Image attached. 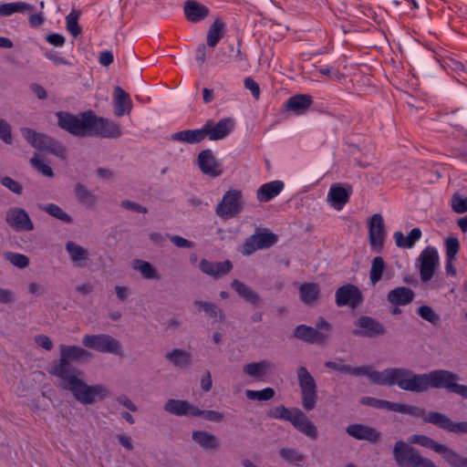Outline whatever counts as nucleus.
<instances>
[{
    "label": "nucleus",
    "mask_w": 467,
    "mask_h": 467,
    "mask_svg": "<svg viewBox=\"0 0 467 467\" xmlns=\"http://www.w3.org/2000/svg\"><path fill=\"white\" fill-rule=\"evenodd\" d=\"M325 366L330 369L351 376H366L377 385L394 386L411 392H424L430 388H444L467 399V386L456 383L459 379L457 374L437 369L430 373L416 374L408 368H386L382 371L373 370L370 366L351 367L344 364L342 359L327 361Z\"/></svg>",
    "instance_id": "1"
},
{
    "label": "nucleus",
    "mask_w": 467,
    "mask_h": 467,
    "mask_svg": "<svg viewBox=\"0 0 467 467\" xmlns=\"http://www.w3.org/2000/svg\"><path fill=\"white\" fill-rule=\"evenodd\" d=\"M59 349V362L53 367L51 373L61 380V388L70 391L82 404L104 400L109 394L108 389L100 384L88 386L80 379L82 372L70 364L72 360L86 359L90 354L78 346L61 345Z\"/></svg>",
    "instance_id": "2"
},
{
    "label": "nucleus",
    "mask_w": 467,
    "mask_h": 467,
    "mask_svg": "<svg viewBox=\"0 0 467 467\" xmlns=\"http://www.w3.org/2000/svg\"><path fill=\"white\" fill-rule=\"evenodd\" d=\"M57 125L62 130L76 137H87L89 135L91 110L73 115L67 111L56 113Z\"/></svg>",
    "instance_id": "3"
},
{
    "label": "nucleus",
    "mask_w": 467,
    "mask_h": 467,
    "mask_svg": "<svg viewBox=\"0 0 467 467\" xmlns=\"http://www.w3.org/2000/svg\"><path fill=\"white\" fill-rule=\"evenodd\" d=\"M393 457L400 467H437L432 461L421 456L414 447L402 441L396 442Z\"/></svg>",
    "instance_id": "4"
},
{
    "label": "nucleus",
    "mask_w": 467,
    "mask_h": 467,
    "mask_svg": "<svg viewBox=\"0 0 467 467\" xmlns=\"http://www.w3.org/2000/svg\"><path fill=\"white\" fill-rule=\"evenodd\" d=\"M332 326L322 317L316 323V327L298 325L294 330V337L308 344L323 345L329 337Z\"/></svg>",
    "instance_id": "5"
},
{
    "label": "nucleus",
    "mask_w": 467,
    "mask_h": 467,
    "mask_svg": "<svg viewBox=\"0 0 467 467\" xmlns=\"http://www.w3.org/2000/svg\"><path fill=\"white\" fill-rule=\"evenodd\" d=\"M395 412L408 414L414 418H420L426 423H431L441 430L449 431L451 420L445 414L430 411L426 412L423 408L395 402Z\"/></svg>",
    "instance_id": "6"
},
{
    "label": "nucleus",
    "mask_w": 467,
    "mask_h": 467,
    "mask_svg": "<svg viewBox=\"0 0 467 467\" xmlns=\"http://www.w3.org/2000/svg\"><path fill=\"white\" fill-rule=\"evenodd\" d=\"M296 373L301 389L302 406L306 411H310L315 409L317 401V383L306 367H299Z\"/></svg>",
    "instance_id": "7"
},
{
    "label": "nucleus",
    "mask_w": 467,
    "mask_h": 467,
    "mask_svg": "<svg viewBox=\"0 0 467 467\" xmlns=\"http://www.w3.org/2000/svg\"><path fill=\"white\" fill-rule=\"evenodd\" d=\"M244 208L243 194L240 190L227 191L219 203L215 213L223 220H229L238 215Z\"/></svg>",
    "instance_id": "8"
},
{
    "label": "nucleus",
    "mask_w": 467,
    "mask_h": 467,
    "mask_svg": "<svg viewBox=\"0 0 467 467\" xmlns=\"http://www.w3.org/2000/svg\"><path fill=\"white\" fill-rule=\"evenodd\" d=\"M121 134L122 131L119 124L103 117H97L93 111H91L88 136L117 139L119 138Z\"/></svg>",
    "instance_id": "9"
},
{
    "label": "nucleus",
    "mask_w": 467,
    "mask_h": 467,
    "mask_svg": "<svg viewBox=\"0 0 467 467\" xmlns=\"http://www.w3.org/2000/svg\"><path fill=\"white\" fill-rule=\"evenodd\" d=\"M86 348L101 353L120 354L119 342L107 334L86 335L82 340Z\"/></svg>",
    "instance_id": "10"
},
{
    "label": "nucleus",
    "mask_w": 467,
    "mask_h": 467,
    "mask_svg": "<svg viewBox=\"0 0 467 467\" xmlns=\"http://www.w3.org/2000/svg\"><path fill=\"white\" fill-rule=\"evenodd\" d=\"M355 325L358 328L352 330V334L356 337H376L386 333V328L379 320L368 317L361 316L356 321Z\"/></svg>",
    "instance_id": "11"
},
{
    "label": "nucleus",
    "mask_w": 467,
    "mask_h": 467,
    "mask_svg": "<svg viewBox=\"0 0 467 467\" xmlns=\"http://www.w3.org/2000/svg\"><path fill=\"white\" fill-rule=\"evenodd\" d=\"M362 301L363 295L360 289L352 284L344 285L336 291L335 302L339 307L348 306L351 308H356Z\"/></svg>",
    "instance_id": "12"
},
{
    "label": "nucleus",
    "mask_w": 467,
    "mask_h": 467,
    "mask_svg": "<svg viewBox=\"0 0 467 467\" xmlns=\"http://www.w3.org/2000/svg\"><path fill=\"white\" fill-rule=\"evenodd\" d=\"M276 242L277 235L273 233H256L245 240L241 252L243 254L249 255L254 253L256 250L269 248L273 246Z\"/></svg>",
    "instance_id": "13"
},
{
    "label": "nucleus",
    "mask_w": 467,
    "mask_h": 467,
    "mask_svg": "<svg viewBox=\"0 0 467 467\" xmlns=\"http://www.w3.org/2000/svg\"><path fill=\"white\" fill-rule=\"evenodd\" d=\"M197 161L201 171L209 177H220L224 171L222 163L216 160L210 149L202 150L198 154Z\"/></svg>",
    "instance_id": "14"
},
{
    "label": "nucleus",
    "mask_w": 467,
    "mask_h": 467,
    "mask_svg": "<svg viewBox=\"0 0 467 467\" xmlns=\"http://www.w3.org/2000/svg\"><path fill=\"white\" fill-rule=\"evenodd\" d=\"M234 121L231 118H224L218 122L208 119L204 124L206 137L210 140H220L226 138L234 130Z\"/></svg>",
    "instance_id": "15"
},
{
    "label": "nucleus",
    "mask_w": 467,
    "mask_h": 467,
    "mask_svg": "<svg viewBox=\"0 0 467 467\" xmlns=\"http://www.w3.org/2000/svg\"><path fill=\"white\" fill-rule=\"evenodd\" d=\"M420 275L422 282L430 281L433 275L435 266L439 262V254L436 248L428 246L420 254Z\"/></svg>",
    "instance_id": "16"
},
{
    "label": "nucleus",
    "mask_w": 467,
    "mask_h": 467,
    "mask_svg": "<svg viewBox=\"0 0 467 467\" xmlns=\"http://www.w3.org/2000/svg\"><path fill=\"white\" fill-rule=\"evenodd\" d=\"M383 218L379 213L371 216L368 223L369 244L373 249L380 251L385 239Z\"/></svg>",
    "instance_id": "17"
},
{
    "label": "nucleus",
    "mask_w": 467,
    "mask_h": 467,
    "mask_svg": "<svg viewBox=\"0 0 467 467\" xmlns=\"http://www.w3.org/2000/svg\"><path fill=\"white\" fill-rule=\"evenodd\" d=\"M353 188L350 184L334 183L330 186L327 200L336 210H341L350 199Z\"/></svg>",
    "instance_id": "18"
},
{
    "label": "nucleus",
    "mask_w": 467,
    "mask_h": 467,
    "mask_svg": "<svg viewBox=\"0 0 467 467\" xmlns=\"http://www.w3.org/2000/svg\"><path fill=\"white\" fill-rule=\"evenodd\" d=\"M6 223L16 231H31L34 228L29 215L22 208H11L6 213Z\"/></svg>",
    "instance_id": "19"
},
{
    "label": "nucleus",
    "mask_w": 467,
    "mask_h": 467,
    "mask_svg": "<svg viewBox=\"0 0 467 467\" xmlns=\"http://www.w3.org/2000/svg\"><path fill=\"white\" fill-rule=\"evenodd\" d=\"M290 422L296 430L305 434L306 437L312 440H316L317 438V431L315 424L307 419L306 415L300 409L294 408V416Z\"/></svg>",
    "instance_id": "20"
},
{
    "label": "nucleus",
    "mask_w": 467,
    "mask_h": 467,
    "mask_svg": "<svg viewBox=\"0 0 467 467\" xmlns=\"http://www.w3.org/2000/svg\"><path fill=\"white\" fill-rule=\"evenodd\" d=\"M132 100L124 89L120 87L114 88L113 94V109L116 117L130 115L132 109Z\"/></svg>",
    "instance_id": "21"
},
{
    "label": "nucleus",
    "mask_w": 467,
    "mask_h": 467,
    "mask_svg": "<svg viewBox=\"0 0 467 467\" xmlns=\"http://www.w3.org/2000/svg\"><path fill=\"white\" fill-rule=\"evenodd\" d=\"M183 11L186 19L192 23L205 19L210 14V9L206 5L195 0H187L184 3Z\"/></svg>",
    "instance_id": "22"
},
{
    "label": "nucleus",
    "mask_w": 467,
    "mask_h": 467,
    "mask_svg": "<svg viewBox=\"0 0 467 467\" xmlns=\"http://www.w3.org/2000/svg\"><path fill=\"white\" fill-rule=\"evenodd\" d=\"M347 433L359 441H368L375 442L379 437V433L376 429L363 424H350L346 429Z\"/></svg>",
    "instance_id": "23"
},
{
    "label": "nucleus",
    "mask_w": 467,
    "mask_h": 467,
    "mask_svg": "<svg viewBox=\"0 0 467 467\" xmlns=\"http://www.w3.org/2000/svg\"><path fill=\"white\" fill-rule=\"evenodd\" d=\"M199 267L202 273L217 278L228 274L232 270L233 265L229 260L213 263L206 259H202Z\"/></svg>",
    "instance_id": "24"
},
{
    "label": "nucleus",
    "mask_w": 467,
    "mask_h": 467,
    "mask_svg": "<svg viewBox=\"0 0 467 467\" xmlns=\"http://www.w3.org/2000/svg\"><path fill=\"white\" fill-rule=\"evenodd\" d=\"M285 183L276 180L261 185L256 192V198L260 202H267L276 197L284 189Z\"/></svg>",
    "instance_id": "25"
},
{
    "label": "nucleus",
    "mask_w": 467,
    "mask_h": 467,
    "mask_svg": "<svg viewBox=\"0 0 467 467\" xmlns=\"http://www.w3.org/2000/svg\"><path fill=\"white\" fill-rule=\"evenodd\" d=\"M21 133L32 147L39 150H47L51 140H53L51 137L43 133L36 132L30 128H22Z\"/></svg>",
    "instance_id": "26"
},
{
    "label": "nucleus",
    "mask_w": 467,
    "mask_h": 467,
    "mask_svg": "<svg viewBox=\"0 0 467 467\" xmlns=\"http://www.w3.org/2000/svg\"><path fill=\"white\" fill-rule=\"evenodd\" d=\"M414 296L410 288L398 286L388 293L387 299L392 306H406L413 301Z\"/></svg>",
    "instance_id": "27"
},
{
    "label": "nucleus",
    "mask_w": 467,
    "mask_h": 467,
    "mask_svg": "<svg viewBox=\"0 0 467 467\" xmlns=\"http://www.w3.org/2000/svg\"><path fill=\"white\" fill-rule=\"evenodd\" d=\"M313 104V99L308 94H297L290 97L285 101L287 110L293 111L297 115L304 114L305 111Z\"/></svg>",
    "instance_id": "28"
},
{
    "label": "nucleus",
    "mask_w": 467,
    "mask_h": 467,
    "mask_svg": "<svg viewBox=\"0 0 467 467\" xmlns=\"http://www.w3.org/2000/svg\"><path fill=\"white\" fill-rule=\"evenodd\" d=\"M204 125L201 129L184 130L175 132L171 135V139L176 141L195 144L206 139Z\"/></svg>",
    "instance_id": "29"
},
{
    "label": "nucleus",
    "mask_w": 467,
    "mask_h": 467,
    "mask_svg": "<svg viewBox=\"0 0 467 467\" xmlns=\"http://www.w3.org/2000/svg\"><path fill=\"white\" fill-rule=\"evenodd\" d=\"M164 410L176 416H192V412L196 410V407L187 400L171 399L165 403Z\"/></svg>",
    "instance_id": "30"
},
{
    "label": "nucleus",
    "mask_w": 467,
    "mask_h": 467,
    "mask_svg": "<svg viewBox=\"0 0 467 467\" xmlns=\"http://www.w3.org/2000/svg\"><path fill=\"white\" fill-rule=\"evenodd\" d=\"M422 233L419 227L410 230L407 236L402 232L398 231L393 234L396 245L401 248H412L416 242L421 238Z\"/></svg>",
    "instance_id": "31"
},
{
    "label": "nucleus",
    "mask_w": 467,
    "mask_h": 467,
    "mask_svg": "<svg viewBox=\"0 0 467 467\" xmlns=\"http://www.w3.org/2000/svg\"><path fill=\"white\" fill-rule=\"evenodd\" d=\"M36 6L26 2H10L0 4V16H10L16 13H28L34 11Z\"/></svg>",
    "instance_id": "32"
},
{
    "label": "nucleus",
    "mask_w": 467,
    "mask_h": 467,
    "mask_svg": "<svg viewBox=\"0 0 467 467\" xmlns=\"http://www.w3.org/2000/svg\"><path fill=\"white\" fill-rule=\"evenodd\" d=\"M192 440L197 442L203 450H216L220 443L217 437L205 431H194Z\"/></svg>",
    "instance_id": "33"
},
{
    "label": "nucleus",
    "mask_w": 467,
    "mask_h": 467,
    "mask_svg": "<svg viewBox=\"0 0 467 467\" xmlns=\"http://www.w3.org/2000/svg\"><path fill=\"white\" fill-rule=\"evenodd\" d=\"M231 286L245 301L253 305H258L260 303L259 296L243 282L234 279Z\"/></svg>",
    "instance_id": "34"
},
{
    "label": "nucleus",
    "mask_w": 467,
    "mask_h": 467,
    "mask_svg": "<svg viewBox=\"0 0 467 467\" xmlns=\"http://www.w3.org/2000/svg\"><path fill=\"white\" fill-rule=\"evenodd\" d=\"M410 441L411 443H416L422 447L433 450L435 452L440 453L442 456L444 455L445 451H447L448 449L447 446L436 442L434 440L426 435H412L410 438Z\"/></svg>",
    "instance_id": "35"
},
{
    "label": "nucleus",
    "mask_w": 467,
    "mask_h": 467,
    "mask_svg": "<svg viewBox=\"0 0 467 467\" xmlns=\"http://www.w3.org/2000/svg\"><path fill=\"white\" fill-rule=\"evenodd\" d=\"M269 369V363L266 360H261L259 362H251L244 367V372L256 379H262V378L267 373Z\"/></svg>",
    "instance_id": "36"
},
{
    "label": "nucleus",
    "mask_w": 467,
    "mask_h": 467,
    "mask_svg": "<svg viewBox=\"0 0 467 467\" xmlns=\"http://www.w3.org/2000/svg\"><path fill=\"white\" fill-rule=\"evenodd\" d=\"M66 250L68 253L72 262L78 265H82L80 263L85 262L88 258V251L84 247L75 244L72 241H68L66 244Z\"/></svg>",
    "instance_id": "37"
},
{
    "label": "nucleus",
    "mask_w": 467,
    "mask_h": 467,
    "mask_svg": "<svg viewBox=\"0 0 467 467\" xmlns=\"http://www.w3.org/2000/svg\"><path fill=\"white\" fill-rule=\"evenodd\" d=\"M300 298L305 304L314 303L319 295L318 285L315 283H305L299 288Z\"/></svg>",
    "instance_id": "38"
},
{
    "label": "nucleus",
    "mask_w": 467,
    "mask_h": 467,
    "mask_svg": "<svg viewBox=\"0 0 467 467\" xmlns=\"http://www.w3.org/2000/svg\"><path fill=\"white\" fill-rule=\"evenodd\" d=\"M385 268V262L383 257L376 256L373 258L369 271L370 283L375 285L382 278L383 271Z\"/></svg>",
    "instance_id": "39"
},
{
    "label": "nucleus",
    "mask_w": 467,
    "mask_h": 467,
    "mask_svg": "<svg viewBox=\"0 0 467 467\" xmlns=\"http://www.w3.org/2000/svg\"><path fill=\"white\" fill-rule=\"evenodd\" d=\"M166 358L174 366L185 367L190 363L191 355L187 351L176 348L167 353Z\"/></svg>",
    "instance_id": "40"
},
{
    "label": "nucleus",
    "mask_w": 467,
    "mask_h": 467,
    "mask_svg": "<svg viewBox=\"0 0 467 467\" xmlns=\"http://www.w3.org/2000/svg\"><path fill=\"white\" fill-rule=\"evenodd\" d=\"M75 193L78 202L88 207H92L96 202L95 195L82 183H77Z\"/></svg>",
    "instance_id": "41"
},
{
    "label": "nucleus",
    "mask_w": 467,
    "mask_h": 467,
    "mask_svg": "<svg viewBox=\"0 0 467 467\" xmlns=\"http://www.w3.org/2000/svg\"><path fill=\"white\" fill-rule=\"evenodd\" d=\"M361 404L373 407L379 410H387L394 411L395 402H390L385 400H379L372 397H363L360 400Z\"/></svg>",
    "instance_id": "42"
},
{
    "label": "nucleus",
    "mask_w": 467,
    "mask_h": 467,
    "mask_svg": "<svg viewBox=\"0 0 467 467\" xmlns=\"http://www.w3.org/2000/svg\"><path fill=\"white\" fill-rule=\"evenodd\" d=\"M40 208L48 214H50L51 216L64 223H69L72 222V218L67 213H65L58 205L55 203L45 204L40 206Z\"/></svg>",
    "instance_id": "43"
},
{
    "label": "nucleus",
    "mask_w": 467,
    "mask_h": 467,
    "mask_svg": "<svg viewBox=\"0 0 467 467\" xmlns=\"http://www.w3.org/2000/svg\"><path fill=\"white\" fill-rule=\"evenodd\" d=\"M275 391L273 388L267 387L261 390L247 389L245 396L252 400H269L275 397Z\"/></svg>",
    "instance_id": "44"
},
{
    "label": "nucleus",
    "mask_w": 467,
    "mask_h": 467,
    "mask_svg": "<svg viewBox=\"0 0 467 467\" xmlns=\"http://www.w3.org/2000/svg\"><path fill=\"white\" fill-rule=\"evenodd\" d=\"M195 306L199 311H203L207 316L211 317H219L220 320L223 318L221 309L213 303L195 301Z\"/></svg>",
    "instance_id": "45"
},
{
    "label": "nucleus",
    "mask_w": 467,
    "mask_h": 467,
    "mask_svg": "<svg viewBox=\"0 0 467 467\" xmlns=\"http://www.w3.org/2000/svg\"><path fill=\"white\" fill-rule=\"evenodd\" d=\"M267 415L272 419L284 420L290 422L294 416V409H287L284 405H280L270 410Z\"/></svg>",
    "instance_id": "46"
},
{
    "label": "nucleus",
    "mask_w": 467,
    "mask_h": 467,
    "mask_svg": "<svg viewBox=\"0 0 467 467\" xmlns=\"http://www.w3.org/2000/svg\"><path fill=\"white\" fill-rule=\"evenodd\" d=\"M30 162L32 166L42 175L49 178L54 176L52 168L47 164L38 154H35L34 157L30 160Z\"/></svg>",
    "instance_id": "47"
},
{
    "label": "nucleus",
    "mask_w": 467,
    "mask_h": 467,
    "mask_svg": "<svg viewBox=\"0 0 467 467\" xmlns=\"http://www.w3.org/2000/svg\"><path fill=\"white\" fill-rule=\"evenodd\" d=\"M134 268L140 271L142 276L146 279H153L157 277L155 269L149 262L143 260H135Z\"/></svg>",
    "instance_id": "48"
},
{
    "label": "nucleus",
    "mask_w": 467,
    "mask_h": 467,
    "mask_svg": "<svg viewBox=\"0 0 467 467\" xmlns=\"http://www.w3.org/2000/svg\"><path fill=\"white\" fill-rule=\"evenodd\" d=\"M5 258L20 269L26 268L29 265V258L23 254L6 252L5 253Z\"/></svg>",
    "instance_id": "49"
},
{
    "label": "nucleus",
    "mask_w": 467,
    "mask_h": 467,
    "mask_svg": "<svg viewBox=\"0 0 467 467\" xmlns=\"http://www.w3.org/2000/svg\"><path fill=\"white\" fill-rule=\"evenodd\" d=\"M192 416L193 417H202L207 420L213 422H220L223 420V413L216 410H205L196 408L192 412Z\"/></svg>",
    "instance_id": "50"
},
{
    "label": "nucleus",
    "mask_w": 467,
    "mask_h": 467,
    "mask_svg": "<svg viewBox=\"0 0 467 467\" xmlns=\"http://www.w3.org/2000/svg\"><path fill=\"white\" fill-rule=\"evenodd\" d=\"M443 458L452 467H467V458L462 457L451 449H447Z\"/></svg>",
    "instance_id": "51"
},
{
    "label": "nucleus",
    "mask_w": 467,
    "mask_h": 467,
    "mask_svg": "<svg viewBox=\"0 0 467 467\" xmlns=\"http://www.w3.org/2000/svg\"><path fill=\"white\" fill-rule=\"evenodd\" d=\"M279 453L280 456L289 463L298 465L304 460V456L292 448H283L280 450Z\"/></svg>",
    "instance_id": "52"
},
{
    "label": "nucleus",
    "mask_w": 467,
    "mask_h": 467,
    "mask_svg": "<svg viewBox=\"0 0 467 467\" xmlns=\"http://www.w3.org/2000/svg\"><path fill=\"white\" fill-rule=\"evenodd\" d=\"M418 315L424 320L436 325L440 321V316L429 306H421L417 310Z\"/></svg>",
    "instance_id": "53"
},
{
    "label": "nucleus",
    "mask_w": 467,
    "mask_h": 467,
    "mask_svg": "<svg viewBox=\"0 0 467 467\" xmlns=\"http://www.w3.org/2000/svg\"><path fill=\"white\" fill-rule=\"evenodd\" d=\"M451 208L456 213H463L467 212V197L462 196L455 192L451 197Z\"/></svg>",
    "instance_id": "54"
},
{
    "label": "nucleus",
    "mask_w": 467,
    "mask_h": 467,
    "mask_svg": "<svg viewBox=\"0 0 467 467\" xmlns=\"http://www.w3.org/2000/svg\"><path fill=\"white\" fill-rule=\"evenodd\" d=\"M446 257L455 258L460 250V242L457 237L449 236L445 240Z\"/></svg>",
    "instance_id": "55"
},
{
    "label": "nucleus",
    "mask_w": 467,
    "mask_h": 467,
    "mask_svg": "<svg viewBox=\"0 0 467 467\" xmlns=\"http://www.w3.org/2000/svg\"><path fill=\"white\" fill-rule=\"evenodd\" d=\"M234 67L239 71H247L250 67L249 61L247 56L244 52L238 48L236 54L234 55Z\"/></svg>",
    "instance_id": "56"
},
{
    "label": "nucleus",
    "mask_w": 467,
    "mask_h": 467,
    "mask_svg": "<svg viewBox=\"0 0 467 467\" xmlns=\"http://www.w3.org/2000/svg\"><path fill=\"white\" fill-rule=\"evenodd\" d=\"M0 182L3 186H5V188H7L9 191L16 194H21L23 192L22 185L18 182L12 179L11 177H0Z\"/></svg>",
    "instance_id": "57"
},
{
    "label": "nucleus",
    "mask_w": 467,
    "mask_h": 467,
    "mask_svg": "<svg viewBox=\"0 0 467 467\" xmlns=\"http://www.w3.org/2000/svg\"><path fill=\"white\" fill-rule=\"evenodd\" d=\"M0 139L7 143H12V133H11V126L5 121L4 119L0 118Z\"/></svg>",
    "instance_id": "58"
},
{
    "label": "nucleus",
    "mask_w": 467,
    "mask_h": 467,
    "mask_svg": "<svg viewBox=\"0 0 467 467\" xmlns=\"http://www.w3.org/2000/svg\"><path fill=\"white\" fill-rule=\"evenodd\" d=\"M79 16V11L73 9L66 17V29H80L78 26Z\"/></svg>",
    "instance_id": "59"
},
{
    "label": "nucleus",
    "mask_w": 467,
    "mask_h": 467,
    "mask_svg": "<svg viewBox=\"0 0 467 467\" xmlns=\"http://www.w3.org/2000/svg\"><path fill=\"white\" fill-rule=\"evenodd\" d=\"M46 151H48L49 153L59 158H64L66 154V150L63 145L54 139L51 140Z\"/></svg>",
    "instance_id": "60"
},
{
    "label": "nucleus",
    "mask_w": 467,
    "mask_h": 467,
    "mask_svg": "<svg viewBox=\"0 0 467 467\" xmlns=\"http://www.w3.org/2000/svg\"><path fill=\"white\" fill-rule=\"evenodd\" d=\"M244 88L251 91L253 97L255 99H258L260 97V88L256 81H254L252 78L248 77L244 78Z\"/></svg>",
    "instance_id": "61"
},
{
    "label": "nucleus",
    "mask_w": 467,
    "mask_h": 467,
    "mask_svg": "<svg viewBox=\"0 0 467 467\" xmlns=\"http://www.w3.org/2000/svg\"><path fill=\"white\" fill-rule=\"evenodd\" d=\"M35 11L36 9L34 11H29L28 13H22L23 15L28 16L29 25L32 27H37L41 26L45 20L42 13H36Z\"/></svg>",
    "instance_id": "62"
},
{
    "label": "nucleus",
    "mask_w": 467,
    "mask_h": 467,
    "mask_svg": "<svg viewBox=\"0 0 467 467\" xmlns=\"http://www.w3.org/2000/svg\"><path fill=\"white\" fill-rule=\"evenodd\" d=\"M171 243L177 247L181 248H192L194 244L192 241H189L180 235H167Z\"/></svg>",
    "instance_id": "63"
},
{
    "label": "nucleus",
    "mask_w": 467,
    "mask_h": 467,
    "mask_svg": "<svg viewBox=\"0 0 467 467\" xmlns=\"http://www.w3.org/2000/svg\"><path fill=\"white\" fill-rule=\"evenodd\" d=\"M223 37V31H209L207 35V45L210 47H214Z\"/></svg>",
    "instance_id": "64"
}]
</instances>
